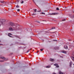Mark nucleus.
I'll list each match as a JSON object with an SVG mask.
<instances>
[{"label":"nucleus","instance_id":"5","mask_svg":"<svg viewBox=\"0 0 74 74\" xmlns=\"http://www.w3.org/2000/svg\"><path fill=\"white\" fill-rule=\"evenodd\" d=\"M50 61H51V62H54V61H55V60L53 59L50 58Z\"/></svg>","mask_w":74,"mask_h":74},{"label":"nucleus","instance_id":"34","mask_svg":"<svg viewBox=\"0 0 74 74\" xmlns=\"http://www.w3.org/2000/svg\"><path fill=\"white\" fill-rule=\"evenodd\" d=\"M69 41H71V40H70V39H69Z\"/></svg>","mask_w":74,"mask_h":74},{"label":"nucleus","instance_id":"13","mask_svg":"<svg viewBox=\"0 0 74 74\" xmlns=\"http://www.w3.org/2000/svg\"><path fill=\"white\" fill-rule=\"evenodd\" d=\"M71 64H72V62H71L70 63V66H71Z\"/></svg>","mask_w":74,"mask_h":74},{"label":"nucleus","instance_id":"25","mask_svg":"<svg viewBox=\"0 0 74 74\" xmlns=\"http://www.w3.org/2000/svg\"><path fill=\"white\" fill-rule=\"evenodd\" d=\"M29 51H30V50H28L27 52V53L28 52H29Z\"/></svg>","mask_w":74,"mask_h":74},{"label":"nucleus","instance_id":"19","mask_svg":"<svg viewBox=\"0 0 74 74\" xmlns=\"http://www.w3.org/2000/svg\"><path fill=\"white\" fill-rule=\"evenodd\" d=\"M1 59H5V58H4V57H2Z\"/></svg>","mask_w":74,"mask_h":74},{"label":"nucleus","instance_id":"23","mask_svg":"<svg viewBox=\"0 0 74 74\" xmlns=\"http://www.w3.org/2000/svg\"><path fill=\"white\" fill-rule=\"evenodd\" d=\"M42 14H43V15H45V13L42 12Z\"/></svg>","mask_w":74,"mask_h":74},{"label":"nucleus","instance_id":"42","mask_svg":"<svg viewBox=\"0 0 74 74\" xmlns=\"http://www.w3.org/2000/svg\"><path fill=\"white\" fill-rule=\"evenodd\" d=\"M1 44H0V45H1Z\"/></svg>","mask_w":74,"mask_h":74},{"label":"nucleus","instance_id":"7","mask_svg":"<svg viewBox=\"0 0 74 74\" xmlns=\"http://www.w3.org/2000/svg\"><path fill=\"white\" fill-rule=\"evenodd\" d=\"M10 25H11V26H14V23H10Z\"/></svg>","mask_w":74,"mask_h":74},{"label":"nucleus","instance_id":"26","mask_svg":"<svg viewBox=\"0 0 74 74\" xmlns=\"http://www.w3.org/2000/svg\"><path fill=\"white\" fill-rule=\"evenodd\" d=\"M54 49H55V50H56V49H56V47H54Z\"/></svg>","mask_w":74,"mask_h":74},{"label":"nucleus","instance_id":"38","mask_svg":"<svg viewBox=\"0 0 74 74\" xmlns=\"http://www.w3.org/2000/svg\"><path fill=\"white\" fill-rule=\"evenodd\" d=\"M1 62H4V60L1 61Z\"/></svg>","mask_w":74,"mask_h":74},{"label":"nucleus","instance_id":"4","mask_svg":"<svg viewBox=\"0 0 74 74\" xmlns=\"http://www.w3.org/2000/svg\"><path fill=\"white\" fill-rule=\"evenodd\" d=\"M12 35L11 34V33H9L8 34V36H9V37H12L11 36Z\"/></svg>","mask_w":74,"mask_h":74},{"label":"nucleus","instance_id":"30","mask_svg":"<svg viewBox=\"0 0 74 74\" xmlns=\"http://www.w3.org/2000/svg\"><path fill=\"white\" fill-rule=\"evenodd\" d=\"M60 58H63V56H60Z\"/></svg>","mask_w":74,"mask_h":74},{"label":"nucleus","instance_id":"43","mask_svg":"<svg viewBox=\"0 0 74 74\" xmlns=\"http://www.w3.org/2000/svg\"><path fill=\"white\" fill-rule=\"evenodd\" d=\"M0 42H1V40H0Z\"/></svg>","mask_w":74,"mask_h":74},{"label":"nucleus","instance_id":"28","mask_svg":"<svg viewBox=\"0 0 74 74\" xmlns=\"http://www.w3.org/2000/svg\"><path fill=\"white\" fill-rule=\"evenodd\" d=\"M53 41H57V40H53Z\"/></svg>","mask_w":74,"mask_h":74},{"label":"nucleus","instance_id":"32","mask_svg":"<svg viewBox=\"0 0 74 74\" xmlns=\"http://www.w3.org/2000/svg\"><path fill=\"white\" fill-rule=\"evenodd\" d=\"M53 74H56V73H53Z\"/></svg>","mask_w":74,"mask_h":74},{"label":"nucleus","instance_id":"29","mask_svg":"<svg viewBox=\"0 0 74 74\" xmlns=\"http://www.w3.org/2000/svg\"><path fill=\"white\" fill-rule=\"evenodd\" d=\"M72 55H73V56H74V52L73 53Z\"/></svg>","mask_w":74,"mask_h":74},{"label":"nucleus","instance_id":"35","mask_svg":"<svg viewBox=\"0 0 74 74\" xmlns=\"http://www.w3.org/2000/svg\"><path fill=\"white\" fill-rule=\"evenodd\" d=\"M55 33V32H52L51 33Z\"/></svg>","mask_w":74,"mask_h":74},{"label":"nucleus","instance_id":"18","mask_svg":"<svg viewBox=\"0 0 74 74\" xmlns=\"http://www.w3.org/2000/svg\"><path fill=\"white\" fill-rule=\"evenodd\" d=\"M36 15V14H34V13H33L32 14V15Z\"/></svg>","mask_w":74,"mask_h":74},{"label":"nucleus","instance_id":"39","mask_svg":"<svg viewBox=\"0 0 74 74\" xmlns=\"http://www.w3.org/2000/svg\"><path fill=\"white\" fill-rule=\"evenodd\" d=\"M39 52V51H37V53H38V52Z\"/></svg>","mask_w":74,"mask_h":74},{"label":"nucleus","instance_id":"45","mask_svg":"<svg viewBox=\"0 0 74 74\" xmlns=\"http://www.w3.org/2000/svg\"><path fill=\"white\" fill-rule=\"evenodd\" d=\"M1 25H0V26H1Z\"/></svg>","mask_w":74,"mask_h":74},{"label":"nucleus","instance_id":"16","mask_svg":"<svg viewBox=\"0 0 74 74\" xmlns=\"http://www.w3.org/2000/svg\"><path fill=\"white\" fill-rule=\"evenodd\" d=\"M16 8H19V6H18V5H17L16 6Z\"/></svg>","mask_w":74,"mask_h":74},{"label":"nucleus","instance_id":"12","mask_svg":"<svg viewBox=\"0 0 74 74\" xmlns=\"http://www.w3.org/2000/svg\"><path fill=\"white\" fill-rule=\"evenodd\" d=\"M51 67L50 66H46V68H50Z\"/></svg>","mask_w":74,"mask_h":74},{"label":"nucleus","instance_id":"41","mask_svg":"<svg viewBox=\"0 0 74 74\" xmlns=\"http://www.w3.org/2000/svg\"><path fill=\"white\" fill-rule=\"evenodd\" d=\"M16 29V28H15V29H14V30H15Z\"/></svg>","mask_w":74,"mask_h":74},{"label":"nucleus","instance_id":"10","mask_svg":"<svg viewBox=\"0 0 74 74\" xmlns=\"http://www.w3.org/2000/svg\"><path fill=\"white\" fill-rule=\"evenodd\" d=\"M9 30H13V29L11 27H10L9 28Z\"/></svg>","mask_w":74,"mask_h":74},{"label":"nucleus","instance_id":"44","mask_svg":"<svg viewBox=\"0 0 74 74\" xmlns=\"http://www.w3.org/2000/svg\"><path fill=\"white\" fill-rule=\"evenodd\" d=\"M73 64V65H74V64Z\"/></svg>","mask_w":74,"mask_h":74},{"label":"nucleus","instance_id":"31","mask_svg":"<svg viewBox=\"0 0 74 74\" xmlns=\"http://www.w3.org/2000/svg\"><path fill=\"white\" fill-rule=\"evenodd\" d=\"M37 23H40V22L39 21H37Z\"/></svg>","mask_w":74,"mask_h":74},{"label":"nucleus","instance_id":"37","mask_svg":"<svg viewBox=\"0 0 74 74\" xmlns=\"http://www.w3.org/2000/svg\"><path fill=\"white\" fill-rule=\"evenodd\" d=\"M16 37H18V36H16Z\"/></svg>","mask_w":74,"mask_h":74},{"label":"nucleus","instance_id":"17","mask_svg":"<svg viewBox=\"0 0 74 74\" xmlns=\"http://www.w3.org/2000/svg\"><path fill=\"white\" fill-rule=\"evenodd\" d=\"M34 11L35 12H37V9H35L34 10Z\"/></svg>","mask_w":74,"mask_h":74},{"label":"nucleus","instance_id":"20","mask_svg":"<svg viewBox=\"0 0 74 74\" xmlns=\"http://www.w3.org/2000/svg\"><path fill=\"white\" fill-rule=\"evenodd\" d=\"M17 11L18 12H19V11H20V9H18L17 10Z\"/></svg>","mask_w":74,"mask_h":74},{"label":"nucleus","instance_id":"24","mask_svg":"<svg viewBox=\"0 0 74 74\" xmlns=\"http://www.w3.org/2000/svg\"><path fill=\"white\" fill-rule=\"evenodd\" d=\"M43 49H40V51H43Z\"/></svg>","mask_w":74,"mask_h":74},{"label":"nucleus","instance_id":"11","mask_svg":"<svg viewBox=\"0 0 74 74\" xmlns=\"http://www.w3.org/2000/svg\"><path fill=\"white\" fill-rule=\"evenodd\" d=\"M59 74H64L63 73L61 72V71H60L59 72Z\"/></svg>","mask_w":74,"mask_h":74},{"label":"nucleus","instance_id":"33","mask_svg":"<svg viewBox=\"0 0 74 74\" xmlns=\"http://www.w3.org/2000/svg\"><path fill=\"white\" fill-rule=\"evenodd\" d=\"M65 21V19H64L62 20V21Z\"/></svg>","mask_w":74,"mask_h":74},{"label":"nucleus","instance_id":"2","mask_svg":"<svg viewBox=\"0 0 74 74\" xmlns=\"http://www.w3.org/2000/svg\"><path fill=\"white\" fill-rule=\"evenodd\" d=\"M62 53H67V51H62Z\"/></svg>","mask_w":74,"mask_h":74},{"label":"nucleus","instance_id":"21","mask_svg":"<svg viewBox=\"0 0 74 74\" xmlns=\"http://www.w3.org/2000/svg\"><path fill=\"white\" fill-rule=\"evenodd\" d=\"M56 10H59V8H56Z\"/></svg>","mask_w":74,"mask_h":74},{"label":"nucleus","instance_id":"40","mask_svg":"<svg viewBox=\"0 0 74 74\" xmlns=\"http://www.w3.org/2000/svg\"><path fill=\"white\" fill-rule=\"evenodd\" d=\"M32 49H30V50H32Z\"/></svg>","mask_w":74,"mask_h":74},{"label":"nucleus","instance_id":"27","mask_svg":"<svg viewBox=\"0 0 74 74\" xmlns=\"http://www.w3.org/2000/svg\"><path fill=\"white\" fill-rule=\"evenodd\" d=\"M56 48L57 49H59V47H56Z\"/></svg>","mask_w":74,"mask_h":74},{"label":"nucleus","instance_id":"22","mask_svg":"<svg viewBox=\"0 0 74 74\" xmlns=\"http://www.w3.org/2000/svg\"><path fill=\"white\" fill-rule=\"evenodd\" d=\"M52 29H55V27H52L51 28Z\"/></svg>","mask_w":74,"mask_h":74},{"label":"nucleus","instance_id":"6","mask_svg":"<svg viewBox=\"0 0 74 74\" xmlns=\"http://www.w3.org/2000/svg\"><path fill=\"white\" fill-rule=\"evenodd\" d=\"M57 13H51L50 15H56Z\"/></svg>","mask_w":74,"mask_h":74},{"label":"nucleus","instance_id":"15","mask_svg":"<svg viewBox=\"0 0 74 74\" xmlns=\"http://www.w3.org/2000/svg\"><path fill=\"white\" fill-rule=\"evenodd\" d=\"M0 2L1 3H4V1H0Z\"/></svg>","mask_w":74,"mask_h":74},{"label":"nucleus","instance_id":"3","mask_svg":"<svg viewBox=\"0 0 74 74\" xmlns=\"http://www.w3.org/2000/svg\"><path fill=\"white\" fill-rule=\"evenodd\" d=\"M55 66H56V67H59V66L58 65V64H54V65Z\"/></svg>","mask_w":74,"mask_h":74},{"label":"nucleus","instance_id":"46","mask_svg":"<svg viewBox=\"0 0 74 74\" xmlns=\"http://www.w3.org/2000/svg\"><path fill=\"white\" fill-rule=\"evenodd\" d=\"M1 5L0 4V5Z\"/></svg>","mask_w":74,"mask_h":74},{"label":"nucleus","instance_id":"36","mask_svg":"<svg viewBox=\"0 0 74 74\" xmlns=\"http://www.w3.org/2000/svg\"><path fill=\"white\" fill-rule=\"evenodd\" d=\"M40 11H38L37 12H40Z\"/></svg>","mask_w":74,"mask_h":74},{"label":"nucleus","instance_id":"14","mask_svg":"<svg viewBox=\"0 0 74 74\" xmlns=\"http://www.w3.org/2000/svg\"><path fill=\"white\" fill-rule=\"evenodd\" d=\"M21 4H23V3H24V2L23 1H21Z\"/></svg>","mask_w":74,"mask_h":74},{"label":"nucleus","instance_id":"1","mask_svg":"<svg viewBox=\"0 0 74 74\" xmlns=\"http://www.w3.org/2000/svg\"><path fill=\"white\" fill-rule=\"evenodd\" d=\"M5 20L4 19L0 20V25H3V24L4 23V22H5Z\"/></svg>","mask_w":74,"mask_h":74},{"label":"nucleus","instance_id":"8","mask_svg":"<svg viewBox=\"0 0 74 74\" xmlns=\"http://www.w3.org/2000/svg\"><path fill=\"white\" fill-rule=\"evenodd\" d=\"M71 59L73 60V61H74V57H73L72 56H71Z\"/></svg>","mask_w":74,"mask_h":74},{"label":"nucleus","instance_id":"9","mask_svg":"<svg viewBox=\"0 0 74 74\" xmlns=\"http://www.w3.org/2000/svg\"><path fill=\"white\" fill-rule=\"evenodd\" d=\"M64 48H65V49H68V47H67V45L65 46Z\"/></svg>","mask_w":74,"mask_h":74}]
</instances>
